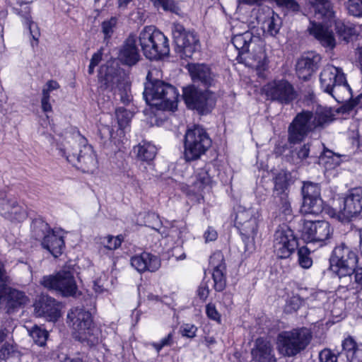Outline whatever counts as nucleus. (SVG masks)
I'll list each match as a JSON object with an SVG mask.
<instances>
[{
  "instance_id": "nucleus-21",
  "label": "nucleus",
  "mask_w": 362,
  "mask_h": 362,
  "mask_svg": "<svg viewBox=\"0 0 362 362\" xmlns=\"http://www.w3.org/2000/svg\"><path fill=\"white\" fill-rule=\"evenodd\" d=\"M260 214L253 208L240 209L236 214L235 223L241 234L245 236L254 235L258 228Z\"/></svg>"
},
{
  "instance_id": "nucleus-55",
  "label": "nucleus",
  "mask_w": 362,
  "mask_h": 362,
  "mask_svg": "<svg viewBox=\"0 0 362 362\" xmlns=\"http://www.w3.org/2000/svg\"><path fill=\"white\" fill-rule=\"evenodd\" d=\"M99 133L103 139H111L113 137V129L109 125L102 124Z\"/></svg>"
},
{
  "instance_id": "nucleus-10",
  "label": "nucleus",
  "mask_w": 362,
  "mask_h": 362,
  "mask_svg": "<svg viewBox=\"0 0 362 362\" xmlns=\"http://www.w3.org/2000/svg\"><path fill=\"white\" fill-rule=\"evenodd\" d=\"M331 269L339 279L344 278L343 283L351 281V274L358 263V255L354 250L344 243L335 247L330 257Z\"/></svg>"
},
{
  "instance_id": "nucleus-23",
  "label": "nucleus",
  "mask_w": 362,
  "mask_h": 362,
  "mask_svg": "<svg viewBox=\"0 0 362 362\" xmlns=\"http://www.w3.org/2000/svg\"><path fill=\"white\" fill-rule=\"evenodd\" d=\"M136 41V35L130 33L120 47L117 59L123 65L132 66L136 65L141 59Z\"/></svg>"
},
{
  "instance_id": "nucleus-45",
  "label": "nucleus",
  "mask_w": 362,
  "mask_h": 362,
  "mask_svg": "<svg viewBox=\"0 0 362 362\" xmlns=\"http://www.w3.org/2000/svg\"><path fill=\"white\" fill-rule=\"evenodd\" d=\"M334 22V27L338 35L344 40L348 41L350 36L354 33V28L351 26L346 25L344 23L341 21H335L332 18V22Z\"/></svg>"
},
{
  "instance_id": "nucleus-16",
  "label": "nucleus",
  "mask_w": 362,
  "mask_h": 362,
  "mask_svg": "<svg viewBox=\"0 0 362 362\" xmlns=\"http://www.w3.org/2000/svg\"><path fill=\"white\" fill-rule=\"evenodd\" d=\"M297 247L293 231L286 225L279 226L274 235V250L276 256L281 259L288 258Z\"/></svg>"
},
{
  "instance_id": "nucleus-8",
  "label": "nucleus",
  "mask_w": 362,
  "mask_h": 362,
  "mask_svg": "<svg viewBox=\"0 0 362 362\" xmlns=\"http://www.w3.org/2000/svg\"><path fill=\"white\" fill-rule=\"evenodd\" d=\"M231 42L238 52V58H241V55L247 54L248 58H252L256 62L255 66L258 71L266 70L268 66L267 54L262 47L257 45L259 40L255 39L252 33L246 31L235 35Z\"/></svg>"
},
{
  "instance_id": "nucleus-47",
  "label": "nucleus",
  "mask_w": 362,
  "mask_h": 362,
  "mask_svg": "<svg viewBox=\"0 0 362 362\" xmlns=\"http://www.w3.org/2000/svg\"><path fill=\"white\" fill-rule=\"evenodd\" d=\"M345 7L349 15L362 17V0H347Z\"/></svg>"
},
{
  "instance_id": "nucleus-26",
  "label": "nucleus",
  "mask_w": 362,
  "mask_h": 362,
  "mask_svg": "<svg viewBox=\"0 0 362 362\" xmlns=\"http://www.w3.org/2000/svg\"><path fill=\"white\" fill-rule=\"evenodd\" d=\"M209 264L213 268L214 288L216 291L221 292L226 286V267L223 255L221 252L214 253L210 257Z\"/></svg>"
},
{
  "instance_id": "nucleus-48",
  "label": "nucleus",
  "mask_w": 362,
  "mask_h": 362,
  "mask_svg": "<svg viewBox=\"0 0 362 362\" xmlns=\"http://www.w3.org/2000/svg\"><path fill=\"white\" fill-rule=\"evenodd\" d=\"M117 20L115 17H112L107 21H105L102 23V31L105 35V39H109L111 37L114 33L115 28L117 25Z\"/></svg>"
},
{
  "instance_id": "nucleus-40",
  "label": "nucleus",
  "mask_w": 362,
  "mask_h": 362,
  "mask_svg": "<svg viewBox=\"0 0 362 362\" xmlns=\"http://www.w3.org/2000/svg\"><path fill=\"white\" fill-rule=\"evenodd\" d=\"M302 194L303 201L309 200L312 198H321L320 187L317 183H313L311 182H304L302 187Z\"/></svg>"
},
{
  "instance_id": "nucleus-54",
  "label": "nucleus",
  "mask_w": 362,
  "mask_h": 362,
  "mask_svg": "<svg viewBox=\"0 0 362 362\" xmlns=\"http://www.w3.org/2000/svg\"><path fill=\"white\" fill-rule=\"evenodd\" d=\"M154 5L161 6L165 11H174L176 8L175 4L173 0H152Z\"/></svg>"
},
{
  "instance_id": "nucleus-18",
  "label": "nucleus",
  "mask_w": 362,
  "mask_h": 362,
  "mask_svg": "<svg viewBox=\"0 0 362 362\" xmlns=\"http://www.w3.org/2000/svg\"><path fill=\"white\" fill-rule=\"evenodd\" d=\"M301 238L306 243H319L322 246L323 243L330 238L332 229L330 224L325 221L304 220L301 229Z\"/></svg>"
},
{
  "instance_id": "nucleus-17",
  "label": "nucleus",
  "mask_w": 362,
  "mask_h": 362,
  "mask_svg": "<svg viewBox=\"0 0 362 362\" xmlns=\"http://www.w3.org/2000/svg\"><path fill=\"white\" fill-rule=\"evenodd\" d=\"M6 274L4 264L0 261V300L6 301L7 313H13L29 300L24 292L14 288L5 291Z\"/></svg>"
},
{
  "instance_id": "nucleus-15",
  "label": "nucleus",
  "mask_w": 362,
  "mask_h": 362,
  "mask_svg": "<svg viewBox=\"0 0 362 362\" xmlns=\"http://www.w3.org/2000/svg\"><path fill=\"white\" fill-rule=\"evenodd\" d=\"M267 99L283 105H288L297 97L293 85L285 79L274 80L263 87Z\"/></svg>"
},
{
  "instance_id": "nucleus-29",
  "label": "nucleus",
  "mask_w": 362,
  "mask_h": 362,
  "mask_svg": "<svg viewBox=\"0 0 362 362\" xmlns=\"http://www.w3.org/2000/svg\"><path fill=\"white\" fill-rule=\"evenodd\" d=\"M251 356L254 362L276 361L271 343L263 338L256 339Z\"/></svg>"
},
{
  "instance_id": "nucleus-3",
  "label": "nucleus",
  "mask_w": 362,
  "mask_h": 362,
  "mask_svg": "<svg viewBox=\"0 0 362 362\" xmlns=\"http://www.w3.org/2000/svg\"><path fill=\"white\" fill-rule=\"evenodd\" d=\"M330 121V113L327 110H318L315 113L303 111L295 117L288 126V141L293 144L299 143L309 132Z\"/></svg>"
},
{
  "instance_id": "nucleus-12",
  "label": "nucleus",
  "mask_w": 362,
  "mask_h": 362,
  "mask_svg": "<svg viewBox=\"0 0 362 362\" xmlns=\"http://www.w3.org/2000/svg\"><path fill=\"white\" fill-rule=\"evenodd\" d=\"M206 129L199 125L189 129L185 136V157L187 161L199 159L211 146Z\"/></svg>"
},
{
  "instance_id": "nucleus-58",
  "label": "nucleus",
  "mask_w": 362,
  "mask_h": 362,
  "mask_svg": "<svg viewBox=\"0 0 362 362\" xmlns=\"http://www.w3.org/2000/svg\"><path fill=\"white\" fill-rule=\"evenodd\" d=\"M204 236L206 242L214 241L217 238L218 234L215 229L209 227L207 230L204 233Z\"/></svg>"
},
{
  "instance_id": "nucleus-14",
  "label": "nucleus",
  "mask_w": 362,
  "mask_h": 362,
  "mask_svg": "<svg viewBox=\"0 0 362 362\" xmlns=\"http://www.w3.org/2000/svg\"><path fill=\"white\" fill-rule=\"evenodd\" d=\"M173 35L176 46V52L181 58H192L200 48L199 40L192 32L186 31L180 23H174Z\"/></svg>"
},
{
  "instance_id": "nucleus-59",
  "label": "nucleus",
  "mask_w": 362,
  "mask_h": 362,
  "mask_svg": "<svg viewBox=\"0 0 362 362\" xmlns=\"http://www.w3.org/2000/svg\"><path fill=\"white\" fill-rule=\"evenodd\" d=\"M267 0H238L239 4H243L249 6H260Z\"/></svg>"
},
{
  "instance_id": "nucleus-20",
  "label": "nucleus",
  "mask_w": 362,
  "mask_h": 362,
  "mask_svg": "<svg viewBox=\"0 0 362 362\" xmlns=\"http://www.w3.org/2000/svg\"><path fill=\"white\" fill-rule=\"evenodd\" d=\"M0 214L11 221H22L27 217L25 209L18 201L6 192H0Z\"/></svg>"
},
{
  "instance_id": "nucleus-61",
  "label": "nucleus",
  "mask_w": 362,
  "mask_h": 362,
  "mask_svg": "<svg viewBox=\"0 0 362 362\" xmlns=\"http://www.w3.org/2000/svg\"><path fill=\"white\" fill-rule=\"evenodd\" d=\"M355 281L356 282L362 286V267H359L357 269L355 268Z\"/></svg>"
},
{
  "instance_id": "nucleus-7",
  "label": "nucleus",
  "mask_w": 362,
  "mask_h": 362,
  "mask_svg": "<svg viewBox=\"0 0 362 362\" xmlns=\"http://www.w3.org/2000/svg\"><path fill=\"white\" fill-rule=\"evenodd\" d=\"M139 44L145 57L157 60L168 56L170 47L168 38L155 26H146L140 32Z\"/></svg>"
},
{
  "instance_id": "nucleus-37",
  "label": "nucleus",
  "mask_w": 362,
  "mask_h": 362,
  "mask_svg": "<svg viewBox=\"0 0 362 362\" xmlns=\"http://www.w3.org/2000/svg\"><path fill=\"white\" fill-rule=\"evenodd\" d=\"M53 230L50 229L48 223L42 221L36 220L32 224V234L35 239L40 240L41 243L51 234Z\"/></svg>"
},
{
  "instance_id": "nucleus-50",
  "label": "nucleus",
  "mask_w": 362,
  "mask_h": 362,
  "mask_svg": "<svg viewBox=\"0 0 362 362\" xmlns=\"http://www.w3.org/2000/svg\"><path fill=\"white\" fill-rule=\"evenodd\" d=\"M310 151V150L309 144H304L298 150H296L295 152H293V153H294L295 156H296V158L293 156V161L296 163H298L300 162L303 161L307 158H308Z\"/></svg>"
},
{
  "instance_id": "nucleus-64",
  "label": "nucleus",
  "mask_w": 362,
  "mask_h": 362,
  "mask_svg": "<svg viewBox=\"0 0 362 362\" xmlns=\"http://www.w3.org/2000/svg\"><path fill=\"white\" fill-rule=\"evenodd\" d=\"M21 8H13V10L14 11L18 14L20 16L22 17V15H25V7H28V6H26V4L21 1V2H19L18 3Z\"/></svg>"
},
{
  "instance_id": "nucleus-6",
  "label": "nucleus",
  "mask_w": 362,
  "mask_h": 362,
  "mask_svg": "<svg viewBox=\"0 0 362 362\" xmlns=\"http://www.w3.org/2000/svg\"><path fill=\"white\" fill-rule=\"evenodd\" d=\"M320 81L322 90L338 102H343L351 95V89L341 69L327 65L320 73Z\"/></svg>"
},
{
  "instance_id": "nucleus-52",
  "label": "nucleus",
  "mask_w": 362,
  "mask_h": 362,
  "mask_svg": "<svg viewBox=\"0 0 362 362\" xmlns=\"http://www.w3.org/2000/svg\"><path fill=\"white\" fill-rule=\"evenodd\" d=\"M209 280H206L204 279L202 282L200 284L198 290H197V295L199 297V298L202 300H206L208 298L210 290H209Z\"/></svg>"
},
{
  "instance_id": "nucleus-24",
  "label": "nucleus",
  "mask_w": 362,
  "mask_h": 362,
  "mask_svg": "<svg viewBox=\"0 0 362 362\" xmlns=\"http://www.w3.org/2000/svg\"><path fill=\"white\" fill-rule=\"evenodd\" d=\"M67 323L75 331L76 335L84 333L93 325V319L89 311L83 308H74L67 314Z\"/></svg>"
},
{
  "instance_id": "nucleus-13",
  "label": "nucleus",
  "mask_w": 362,
  "mask_h": 362,
  "mask_svg": "<svg viewBox=\"0 0 362 362\" xmlns=\"http://www.w3.org/2000/svg\"><path fill=\"white\" fill-rule=\"evenodd\" d=\"M183 99L187 107L201 114H206L216 104V95L209 90H202L194 86L183 89Z\"/></svg>"
},
{
  "instance_id": "nucleus-46",
  "label": "nucleus",
  "mask_w": 362,
  "mask_h": 362,
  "mask_svg": "<svg viewBox=\"0 0 362 362\" xmlns=\"http://www.w3.org/2000/svg\"><path fill=\"white\" fill-rule=\"evenodd\" d=\"M310 255V251L307 247H301L298 249V262L303 268L308 269L312 266L313 259Z\"/></svg>"
},
{
  "instance_id": "nucleus-35",
  "label": "nucleus",
  "mask_w": 362,
  "mask_h": 362,
  "mask_svg": "<svg viewBox=\"0 0 362 362\" xmlns=\"http://www.w3.org/2000/svg\"><path fill=\"white\" fill-rule=\"evenodd\" d=\"M319 162L327 170H332L339 166L341 163V156L330 150H325L319 157Z\"/></svg>"
},
{
  "instance_id": "nucleus-42",
  "label": "nucleus",
  "mask_w": 362,
  "mask_h": 362,
  "mask_svg": "<svg viewBox=\"0 0 362 362\" xmlns=\"http://www.w3.org/2000/svg\"><path fill=\"white\" fill-rule=\"evenodd\" d=\"M123 241L122 235L113 236L108 235L101 238V245L109 250H115L119 248Z\"/></svg>"
},
{
  "instance_id": "nucleus-32",
  "label": "nucleus",
  "mask_w": 362,
  "mask_h": 362,
  "mask_svg": "<svg viewBox=\"0 0 362 362\" xmlns=\"http://www.w3.org/2000/svg\"><path fill=\"white\" fill-rule=\"evenodd\" d=\"M156 147L150 142L143 141L133 148V153L138 160L149 162L153 160L156 155Z\"/></svg>"
},
{
  "instance_id": "nucleus-36",
  "label": "nucleus",
  "mask_w": 362,
  "mask_h": 362,
  "mask_svg": "<svg viewBox=\"0 0 362 362\" xmlns=\"http://www.w3.org/2000/svg\"><path fill=\"white\" fill-rule=\"evenodd\" d=\"M22 18L24 21V23L28 26L33 40V42H31L32 46L37 45L38 39L40 36V29L38 25L31 19L30 7L25 8V15H22Z\"/></svg>"
},
{
  "instance_id": "nucleus-4",
  "label": "nucleus",
  "mask_w": 362,
  "mask_h": 362,
  "mask_svg": "<svg viewBox=\"0 0 362 362\" xmlns=\"http://www.w3.org/2000/svg\"><path fill=\"white\" fill-rule=\"evenodd\" d=\"M100 88L110 89L113 92L116 100L127 105L132 100L130 83L124 72L116 69L112 66H102L98 74Z\"/></svg>"
},
{
  "instance_id": "nucleus-60",
  "label": "nucleus",
  "mask_w": 362,
  "mask_h": 362,
  "mask_svg": "<svg viewBox=\"0 0 362 362\" xmlns=\"http://www.w3.org/2000/svg\"><path fill=\"white\" fill-rule=\"evenodd\" d=\"M222 303L226 307H230L233 304V296L230 293H224L222 298Z\"/></svg>"
},
{
  "instance_id": "nucleus-41",
  "label": "nucleus",
  "mask_w": 362,
  "mask_h": 362,
  "mask_svg": "<svg viewBox=\"0 0 362 362\" xmlns=\"http://www.w3.org/2000/svg\"><path fill=\"white\" fill-rule=\"evenodd\" d=\"M115 114L119 128L120 129H124L129 126V124L133 117V114L123 107L117 108L115 111Z\"/></svg>"
},
{
  "instance_id": "nucleus-56",
  "label": "nucleus",
  "mask_w": 362,
  "mask_h": 362,
  "mask_svg": "<svg viewBox=\"0 0 362 362\" xmlns=\"http://www.w3.org/2000/svg\"><path fill=\"white\" fill-rule=\"evenodd\" d=\"M173 336L172 334H168L167 337L160 340L159 343H156L153 344V346L159 352L163 347L166 346H170L172 344Z\"/></svg>"
},
{
  "instance_id": "nucleus-5",
  "label": "nucleus",
  "mask_w": 362,
  "mask_h": 362,
  "mask_svg": "<svg viewBox=\"0 0 362 362\" xmlns=\"http://www.w3.org/2000/svg\"><path fill=\"white\" fill-rule=\"evenodd\" d=\"M57 149L68 162L84 173H93L98 168V160L90 145L83 144L80 147L76 141H67L59 146Z\"/></svg>"
},
{
  "instance_id": "nucleus-30",
  "label": "nucleus",
  "mask_w": 362,
  "mask_h": 362,
  "mask_svg": "<svg viewBox=\"0 0 362 362\" xmlns=\"http://www.w3.org/2000/svg\"><path fill=\"white\" fill-rule=\"evenodd\" d=\"M188 71L194 83L209 87L214 85V75L211 69L204 64H189Z\"/></svg>"
},
{
  "instance_id": "nucleus-27",
  "label": "nucleus",
  "mask_w": 362,
  "mask_h": 362,
  "mask_svg": "<svg viewBox=\"0 0 362 362\" xmlns=\"http://www.w3.org/2000/svg\"><path fill=\"white\" fill-rule=\"evenodd\" d=\"M321 57L313 52L308 53L298 59L296 64V74L299 78L307 81L320 66Z\"/></svg>"
},
{
  "instance_id": "nucleus-49",
  "label": "nucleus",
  "mask_w": 362,
  "mask_h": 362,
  "mask_svg": "<svg viewBox=\"0 0 362 362\" xmlns=\"http://www.w3.org/2000/svg\"><path fill=\"white\" fill-rule=\"evenodd\" d=\"M341 356V354H334L329 349H324L319 353V361L320 362H337L338 358Z\"/></svg>"
},
{
  "instance_id": "nucleus-53",
  "label": "nucleus",
  "mask_w": 362,
  "mask_h": 362,
  "mask_svg": "<svg viewBox=\"0 0 362 362\" xmlns=\"http://www.w3.org/2000/svg\"><path fill=\"white\" fill-rule=\"evenodd\" d=\"M197 330V327L191 324H185L180 328L182 335L188 338L194 337L196 336Z\"/></svg>"
},
{
  "instance_id": "nucleus-28",
  "label": "nucleus",
  "mask_w": 362,
  "mask_h": 362,
  "mask_svg": "<svg viewBox=\"0 0 362 362\" xmlns=\"http://www.w3.org/2000/svg\"><path fill=\"white\" fill-rule=\"evenodd\" d=\"M131 265L139 273L146 271L154 272L160 267L159 258L148 252H142L131 258Z\"/></svg>"
},
{
  "instance_id": "nucleus-38",
  "label": "nucleus",
  "mask_w": 362,
  "mask_h": 362,
  "mask_svg": "<svg viewBox=\"0 0 362 362\" xmlns=\"http://www.w3.org/2000/svg\"><path fill=\"white\" fill-rule=\"evenodd\" d=\"M98 334V329H95L93 325L90 329L85 330L84 333L76 335V337L81 342L86 343L90 347H93L100 342Z\"/></svg>"
},
{
  "instance_id": "nucleus-62",
  "label": "nucleus",
  "mask_w": 362,
  "mask_h": 362,
  "mask_svg": "<svg viewBox=\"0 0 362 362\" xmlns=\"http://www.w3.org/2000/svg\"><path fill=\"white\" fill-rule=\"evenodd\" d=\"M59 85L57 81L51 80L46 83L45 88L49 90V91H52L53 90L59 88Z\"/></svg>"
},
{
  "instance_id": "nucleus-22",
  "label": "nucleus",
  "mask_w": 362,
  "mask_h": 362,
  "mask_svg": "<svg viewBox=\"0 0 362 362\" xmlns=\"http://www.w3.org/2000/svg\"><path fill=\"white\" fill-rule=\"evenodd\" d=\"M344 206L339 210L341 219H351L358 215L362 216V187L351 189L344 199Z\"/></svg>"
},
{
  "instance_id": "nucleus-33",
  "label": "nucleus",
  "mask_w": 362,
  "mask_h": 362,
  "mask_svg": "<svg viewBox=\"0 0 362 362\" xmlns=\"http://www.w3.org/2000/svg\"><path fill=\"white\" fill-rule=\"evenodd\" d=\"M269 13L268 18L263 23L264 31L270 36H276L281 27V19L278 14L271 11L269 7L267 8Z\"/></svg>"
},
{
  "instance_id": "nucleus-2",
  "label": "nucleus",
  "mask_w": 362,
  "mask_h": 362,
  "mask_svg": "<svg viewBox=\"0 0 362 362\" xmlns=\"http://www.w3.org/2000/svg\"><path fill=\"white\" fill-rule=\"evenodd\" d=\"M152 71L147 75L144 97L148 105L159 110H174L177 108L179 93L177 88L170 83L158 79H152Z\"/></svg>"
},
{
  "instance_id": "nucleus-34",
  "label": "nucleus",
  "mask_w": 362,
  "mask_h": 362,
  "mask_svg": "<svg viewBox=\"0 0 362 362\" xmlns=\"http://www.w3.org/2000/svg\"><path fill=\"white\" fill-rule=\"evenodd\" d=\"M323 211V201L321 198H312L303 201L300 211L305 215H319Z\"/></svg>"
},
{
  "instance_id": "nucleus-43",
  "label": "nucleus",
  "mask_w": 362,
  "mask_h": 362,
  "mask_svg": "<svg viewBox=\"0 0 362 362\" xmlns=\"http://www.w3.org/2000/svg\"><path fill=\"white\" fill-rule=\"evenodd\" d=\"M212 179L209 174V170L206 168L200 169L196 175L195 186L202 190L204 187L210 185Z\"/></svg>"
},
{
  "instance_id": "nucleus-9",
  "label": "nucleus",
  "mask_w": 362,
  "mask_h": 362,
  "mask_svg": "<svg viewBox=\"0 0 362 362\" xmlns=\"http://www.w3.org/2000/svg\"><path fill=\"white\" fill-rule=\"evenodd\" d=\"M313 338L311 331L306 327L293 329L278 335V349L285 356H295L305 350Z\"/></svg>"
},
{
  "instance_id": "nucleus-63",
  "label": "nucleus",
  "mask_w": 362,
  "mask_h": 362,
  "mask_svg": "<svg viewBox=\"0 0 362 362\" xmlns=\"http://www.w3.org/2000/svg\"><path fill=\"white\" fill-rule=\"evenodd\" d=\"M41 106L42 110L45 112L52 111V105L49 100H41Z\"/></svg>"
},
{
  "instance_id": "nucleus-1",
  "label": "nucleus",
  "mask_w": 362,
  "mask_h": 362,
  "mask_svg": "<svg viewBox=\"0 0 362 362\" xmlns=\"http://www.w3.org/2000/svg\"><path fill=\"white\" fill-rule=\"evenodd\" d=\"M315 16L318 19H322V23L310 21L307 30L313 36L322 46L329 49H333L336 46L334 33L330 28L334 12L329 0H308Z\"/></svg>"
},
{
  "instance_id": "nucleus-31",
  "label": "nucleus",
  "mask_w": 362,
  "mask_h": 362,
  "mask_svg": "<svg viewBox=\"0 0 362 362\" xmlns=\"http://www.w3.org/2000/svg\"><path fill=\"white\" fill-rule=\"evenodd\" d=\"M44 249L48 250L54 257H59L62 253L64 247V241L62 236L57 235L54 231L48 234L42 242Z\"/></svg>"
},
{
  "instance_id": "nucleus-39",
  "label": "nucleus",
  "mask_w": 362,
  "mask_h": 362,
  "mask_svg": "<svg viewBox=\"0 0 362 362\" xmlns=\"http://www.w3.org/2000/svg\"><path fill=\"white\" fill-rule=\"evenodd\" d=\"M343 350L346 352L348 362H354L361 351L357 349L356 343L351 337L345 339L342 342Z\"/></svg>"
},
{
  "instance_id": "nucleus-19",
  "label": "nucleus",
  "mask_w": 362,
  "mask_h": 362,
  "mask_svg": "<svg viewBox=\"0 0 362 362\" xmlns=\"http://www.w3.org/2000/svg\"><path fill=\"white\" fill-rule=\"evenodd\" d=\"M288 177L289 175L281 172L274 178V202L285 215H291L292 211L288 199Z\"/></svg>"
},
{
  "instance_id": "nucleus-25",
  "label": "nucleus",
  "mask_w": 362,
  "mask_h": 362,
  "mask_svg": "<svg viewBox=\"0 0 362 362\" xmlns=\"http://www.w3.org/2000/svg\"><path fill=\"white\" fill-rule=\"evenodd\" d=\"M34 311L37 317H44L49 321L57 320L60 317L59 303L48 296H42L34 304Z\"/></svg>"
},
{
  "instance_id": "nucleus-51",
  "label": "nucleus",
  "mask_w": 362,
  "mask_h": 362,
  "mask_svg": "<svg viewBox=\"0 0 362 362\" xmlns=\"http://www.w3.org/2000/svg\"><path fill=\"white\" fill-rule=\"evenodd\" d=\"M206 314L209 319L218 323H221V314L217 310L214 304L209 303L206 305Z\"/></svg>"
},
{
  "instance_id": "nucleus-57",
  "label": "nucleus",
  "mask_w": 362,
  "mask_h": 362,
  "mask_svg": "<svg viewBox=\"0 0 362 362\" xmlns=\"http://www.w3.org/2000/svg\"><path fill=\"white\" fill-rule=\"evenodd\" d=\"M101 54L99 52L95 53L90 59V62L88 66V74H92L94 72V69L101 60Z\"/></svg>"
},
{
  "instance_id": "nucleus-11",
  "label": "nucleus",
  "mask_w": 362,
  "mask_h": 362,
  "mask_svg": "<svg viewBox=\"0 0 362 362\" xmlns=\"http://www.w3.org/2000/svg\"><path fill=\"white\" fill-rule=\"evenodd\" d=\"M41 284L49 290H53L64 297L76 298L81 295L70 267H64L54 275L45 276L40 281Z\"/></svg>"
},
{
  "instance_id": "nucleus-44",
  "label": "nucleus",
  "mask_w": 362,
  "mask_h": 362,
  "mask_svg": "<svg viewBox=\"0 0 362 362\" xmlns=\"http://www.w3.org/2000/svg\"><path fill=\"white\" fill-rule=\"evenodd\" d=\"M30 335L37 345L42 346L46 344L48 332L37 326H35L30 331Z\"/></svg>"
}]
</instances>
